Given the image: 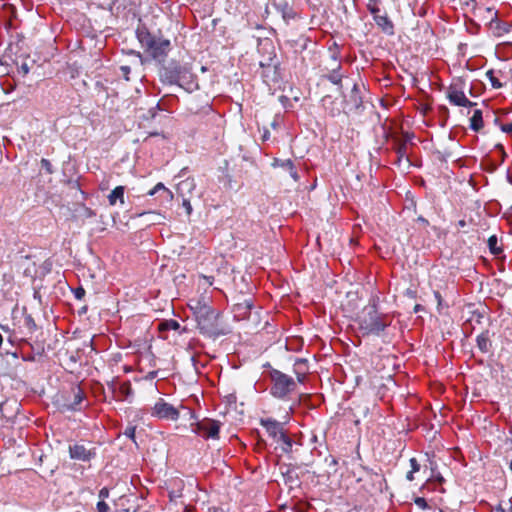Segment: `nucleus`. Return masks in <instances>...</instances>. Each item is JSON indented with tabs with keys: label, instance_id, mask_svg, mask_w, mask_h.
Masks as SVG:
<instances>
[{
	"label": "nucleus",
	"instance_id": "1",
	"mask_svg": "<svg viewBox=\"0 0 512 512\" xmlns=\"http://www.w3.org/2000/svg\"><path fill=\"white\" fill-rule=\"evenodd\" d=\"M136 36L142 48L154 60L163 62L170 50V40L163 38L160 33L153 34L145 26L138 27Z\"/></svg>",
	"mask_w": 512,
	"mask_h": 512
},
{
	"label": "nucleus",
	"instance_id": "2",
	"mask_svg": "<svg viewBox=\"0 0 512 512\" xmlns=\"http://www.w3.org/2000/svg\"><path fill=\"white\" fill-rule=\"evenodd\" d=\"M359 329L363 336H379L389 325L387 316L380 314L375 301L366 306L358 318Z\"/></svg>",
	"mask_w": 512,
	"mask_h": 512
},
{
	"label": "nucleus",
	"instance_id": "3",
	"mask_svg": "<svg viewBox=\"0 0 512 512\" xmlns=\"http://www.w3.org/2000/svg\"><path fill=\"white\" fill-rule=\"evenodd\" d=\"M220 313L209 307L202 306L196 312L197 327L200 333L209 337L217 338L227 332L219 322Z\"/></svg>",
	"mask_w": 512,
	"mask_h": 512
},
{
	"label": "nucleus",
	"instance_id": "4",
	"mask_svg": "<svg viewBox=\"0 0 512 512\" xmlns=\"http://www.w3.org/2000/svg\"><path fill=\"white\" fill-rule=\"evenodd\" d=\"M269 377L272 382L270 393L275 398L284 399L295 390L296 382L291 376L277 369H271L269 371Z\"/></svg>",
	"mask_w": 512,
	"mask_h": 512
},
{
	"label": "nucleus",
	"instance_id": "5",
	"mask_svg": "<svg viewBox=\"0 0 512 512\" xmlns=\"http://www.w3.org/2000/svg\"><path fill=\"white\" fill-rule=\"evenodd\" d=\"M254 308L255 305L253 297H244L241 295L239 300L233 305L232 312L237 321H250L252 319V322L256 327L258 324V314L257 312L254 314L252 313Z\"/></svg>",
	"mask_w": 512,
	"mask_h": 512
},
{
	"label": "nucleus",
	"instance_id": "6",
	"mask_svg": "<svg viewBox=\"0 0 512 512\" xmlns=\"http://www.w3.org/2000/svg\"><path fill=\"white\" fill-rule=\"evenodd\" d=\"M192 431L203 438H212L217 439L219 437V430H220V422L204 418L202 420L197 421L194 424H191Z\"/></svg>",
	"mask_w": 512,
	"mask_h": 512
},
{
	"label": "nucleus",
	"instance_id": "7",
	"mask_svg": "<svg viewBox=\"0 0 512 512\" xmlns=\"http://www.w3.org/2000/svg\"><path fill=\"white\" fill-rule=\"evenodd\" d=\"M187 67V65H182L177 61H171L166 66L162 67L160 71L161 80L164 83L175 85L184 74V70H186Z\"/></svg>",
	"mask_w": 512,
	"mask_h": 512
},
{
	"label": "nucleus",
	"instance_id": "8",
	"mask_svg": "<svg viewBox=\"0 0 512 512\" xmlns=\"http://www.w3.org/2000/svg\"><path fill=\"white\" fill-rule=\"evenodd\" d=\"M152 416L157 417L159 419L165 420H178L180 413L176 407L166 402L164 399L160 398L154 405L152 412Z\"/></svg>",
	"mask_w": 512,
	"mask_h": 512
},
{
	"label": "nucleus",
	"instance_id": "9",
	"mask_svg": "<svg viewBox=\"0 0 512 512\" xmlns=\"http://www.w3.org/2000/svg\"><path fill=\"white\" fill-rule=\"evenodd\" d=\"M68 452L69 457L72 460L80 462H90L92 459L96 457L97 454L96 448H88L86 445L82 443H74L69 445Z\"/></svg>",
	"mask_w": 512,
	"mask_h": 512
},
{
	"label": "nucleus",
	"instance_id": "10",
	"mask_svg": "<svg viewBox=\"0 0 512 512\" xmlns=\"http://www.w3.org/2000/svg\"><path fill=\"white\" fill-rule=\"evenodd\" d=\"M175 85H178L189 93L199 89L197 77L191 72L189 66L186 70H184V74L180 77L179 81Z\"/></svg>",
	"mask_w": 512,
	"mask_h": 512
},
{
	"label": "nucleus",
	"instance_id": "11",
	"mask_svg": "<svg viewBox=\"0 0 512 512\" xmlns=\"http://www.w3.org/2000/svg\"><path fill=\"white\" fill-rule=\"evenodd\" d=\"M71 394L73 399L62 404L63 411H78L81 409V404L84 401V392L79 386H73Z\"/></svg>",
	"mask_w": 512,
	"mask_h": 512
},
{
	"label": "nucleus",
	"instance_id": "12",
	"mask_svg": "<svg viewBox=\"0 0 512 512\" xmlns=\"http://www.w3.org/2000/svg\"><path fill=\"white\" fill-rule=\"evenodd\" d=\"M260 423L266 429L269 436H271L275 441L285 434L282 424L277 420L271 418L261 419Z\"/></svg>",
	"mask_w": 512,
	"mask_h": 512
},
{
	"label": "nucleus",
	"instance_id": "13",
	"mask_svg": "<svg viewBox=\"0 0 512 512\" xmlns=\"http://www.w3.org/2000/svg\"><path fill=\"white\" fill-rule=\"evenodd\" d=\"M159 194V202L160 205H164L165 203H170L173 200V193L164 186L163 183H157L149 192V196H154Z\"/></svg>",
	"mask_w": 512,
	"mask_h": 512
},
{
	"label": "nucleus",
	"instance_id": "14",
	"mask_svg": "<svg viewBox=\"0 0 512 512\" xmlns=\"http://www.w3.org/2000/svg\"><path fill=\"white\" fill-rule=\"evenodd\" d=\"M344 102L349 110H358L362 106V97L356 83L353 84L349 97L344 96Z\"/></svg>",
	"mask_w": 512,
	"mask_h": 512
},
{
	"label": "nucleus",
	"instance_id": "15",
	"mask_svg": "<svg viewBox=\"0 0 512 512\" xmlns=\"http://www.w3.org/2000/svg\"><path fill=\"white\" fill-rule=\"evenodd\" d=\"M410 139L408 134H406V137L403 141L399 142L396 147V154H397V164L401 166L404 164L407 168L410 167L411 162L407 155V144L406 142Z\"/></svg>",
	"mask_w": 512,
	"mask_h": 512
},
{
	"label": "nucleus",
	"instance_id": "16",
	"mask_svg": "<svg viewBox=\"0 0 512 512\" xmlns=\"http://www.w3.org/2000/svg\"><path fill=\"white\" fill-rule=\"evenodd\" d=\"M447 97L449 102L455 106H464L469 103V99L465 96L462 90L457 89L455 86H451L448 90Z\"/></svg>",
	"mask_w": 512,
	"mask_h": 512
},
{
	"label": "nucleus",
	"instance_id": "17",
	"mask_svg": "<svg viewBox=\"0 0 512 512\" xmlns=\"http://www.w3.org/2000/svg\"><path fill=\"white\" fill-rule=\"evenodd\" d=\"M374 21L377 24V26L382 30L383 33L389 36L394 35V24L389 19L387 14L377 15L376 17H374Z\"/></svg>",
	"mask_w": 512,
	"mask_h": 512
},
{
	"label": "nucleus",
	"instance_id": "18",
	"mask_svg": "<svg viewBox=\"0 0 512 512\" xmlns=\"http://www.w3.org/2000/svg\"><path fill=\"white\" fill-rule=\"evenodd\" d=\"M272 166L280 167V168L288 171L294 181H297L299 179L298 173H297L294 163L291 159L282 160V159L275 158L272 162Z\"/></svg>",
	"mask_w": 512,
	"mask_h": 512
},
{
	"label": "nucleus",
	"instance_id": "19",
	"mask_svg": "<svg viewBox=\"0 0 512 512\" xmlns=\"http://www.w3.org/2000/svg\"><path fill=\"white\" fill-rule=\"evenodd\" d=\"M476 345L482 353H488L492 348V341L490 340V331L484 330L476 338Z\"/></svg>",
	"mask_w": 512,
	"mask_h": 512
},
{
	"label": "nucleus",
	"instance_id": "20",
	"mask_svg": "<svg viewBox=\"0 0 512 512\" xmlns=\"http://www.w3.org/2000/svg\"><path fill=\"white\" fill-rule=\"evenodd\" d=\"M335 66H332L329 74L325 75V77L333 84L339 86V89L342 88V74L339 73L341 69V64L333 58Z\"/></svg>",
	"mask_w": 512,
	"mask_h": 512
},
{
	"label": "nucleus",
	"instance_id": "21",
	"mask_svg": "<svg viewBox=\"0 0 512 512\" xmlns=\"http://www.w3.org/2000/svg\"><path fill=\"white\" fill-rule=\"evenodd\" d=\"M184 488V482L181 479H175L170 482L169 497L171 500L181 498L183 496L182 490Z\"/></svg>",
	"mask_w": 512,
	"mask_h": 512
},
{
	"label": "nucleus",
	"instance_id": "22",
	"mask_svg": "<svg viewBox=\"0 0 512 512\" xmlns=\"http://www.w3.org/2000/svg\"><path fill=\"white\" fill-rule=\"evenodd\" d=\"M308 367H307V360L306 359H297L294 363V372L297 376V380L299 382H303L306 377Z\"/></svg>",
	"mask_w": 512,
	"mask_h": 512
},
{
	"label": "nucleus",
	"instance_id": "23",
	"mask_svg": "<svg viewBox=\"0 0 512 512\" xmlns=\"http://www.w3.org/2000/svg\"><path fill=\"white\" fill-rule=\"evenodd\" d=\"M276 8L278 11L281 12L282 17L285 21L294 19L296 16V12L293 10V8L288 4V2L283 1L276 5Z\"/></svg>",
	"mask_w": 512,
	"mask_h": 512
},
{
	"label": "nucleus",
	"instance_id": "24",
	"mask_svg": "<svg viewBox=\"0 0 512 512\" xmlns=\"http://www.w3.org/2000/svg\"><path fill=\"white\" fill-rule=\"evenodd\" d=\"M124 186L115 187L111 193L108 195V201L110 205H115L117 201H120L121 204L124 203Z\"/></svg>",
	"mask_w": 512,
	"mask_h": 512
},
{
	"label": "nucleus",
	"instance_id": "25",
	"mask_svg": "<svg viewBox=\"0 0 512 512\" xmlns=\"http://www.w3.org/2000/svg\"><path fill=\"white\" fill-rule=\"evenodd\" d=\"M138 217H145L146 222L151 224H159L164 219V216L157 211H144L137 214Z\"/></svg>",
	"mask_w": 512,
	"mask_h": 512
},
{
	"label": "nucleus",
	"instance_id": "26",
	"mask_svg": "<svg viewBox=\"0 0 512 512\" xmlns=\"http://www.w3.org/2000/svg\"><path fill=\"white\" fill-rule=\"evenodd\" d=\"M483 127L482 111L475 110L472 117L470 118V128L473 131H479Z\"/></svg>",
	"mask_w": 512,
	"mask_h": 512
},
{
	"label": "nucleus",
	"instance_id": "27",
	"mask_svg": "<svg viewBox=\"0 0 512 512\" xmlns=\"http://www.w3.org/2000/svg\"><path fill=\"white\" fill-rule=\"evenodd\" d=\"M277 442L281 443L282 452L288 454L292 451L293 442L291 438L285 433L277 440Z\"/></svg>",
	"mask_w": 512,
	"mask_h": 512
},
{
	"label": "nucleus",
	"instance_id": "28",
	"mask_svg": "<svg viewBox=\"0 0 512 512\" xmlns=\"http://www.w3.org/2000/svg\"><path fill=\"white\" fill-rule=\"evenodd\" d=\"M488 248L493 255H499L502 252V248L498 246V239L496 235H492L487 241Z\"/></svg>",
	"mask_w": 512,
	"mask_h": 512
},
{
	"label": "nucleus",
	"instance_id": "29",
	"mask_svg": "<svg viewBox=\"0 0 512 512\" xmlns=\"http://www.w3.org/2000/svg\"><path fill=\"white\" fill-rule=\"evenodd\" d=\"M261 66L264 68L263 74H262V76L264 78H270L272 81H276L278 79V77H277V66L276 65H273V66L268 65L267 67H265L261 63Z\"/></svg>",
	"mask_w": 512,
	"mask_h": 512
},
{
	"label": "nucleus",
	"instance_id": "30",
	"mask_svg": "<svg viewBox=\"0 0 512 512\" xmlns=\"http://www.w3.org/2000/svg\"><path fill=\"white\" fill-rule=\"evenodd\" d=\"M159 328L161 330H178L180 324L176 320L170 319L160 323Z\"/></svg>",
	"mask_w": 512,
	"mask_h": 512
},
{
	"label": "nucleus",
	"instance_id": "31",
	"mask_svg": "<svg viewBox=\"0 0 512 512\" xmlns=\"http://www.w3.org/2000/svg\"><path fill=\"white\" fill-rule=\"evenodd\" d=\"M486 76L488 77L493 88L499 89L503 86L502 83L494 76L493 70H488L486 72Z\"/></svg>",
	"mask_w": 512,
	"mask_h": 512
},
{
	"label": "nucleus",
	"instance_id": "32",
	"mask_svg": "<svg viewBox=\"0 0 512 512\" xmlns=\"http://www.w3.org/2000/svg\"><path fill=\"white\" fill-rule=\"evenodd\" d=\"M496 29H497V32H496L497 36H502L503 34L508 33L510 31L509 25H507L506 23H501V22H496Z\"/></svg>",
	"mask_w": 512,
	"mask_h": 512
},
{
	"label": "nucleus",
	"instance_id": "33",
	"mask_svg": "<svg viewBox=\"0 0 512 512\" xmlns=\"http://www.w3.org/2000/svg\"><path fill=\"white\" fill-rule=\"evenodd\" d=\"M483 319V313L478 310H474L471 312V317L467 320L468 322L474 321L477 324H480Z\"/></svg>",
	"mask_w": 512,
	"mask_h": 512
},
{
	"label": "nucleus",
	"instance_id": "34",
	"mask_svg": "<svg viewBox=\"0 0 512 512\" xmlns=\"http://www.w3.org/2000/svg\"><path fill=\"white\" fill-rule=\"evenodd\" d=\"M132 392L130 383H123L119 387V393L122 397H128Z\"/></svg>",
	"mask_w": 512,
	"mask_h": 512
},
{
	"label": "nucleus",
	"instance_id": "35",
	"mask_svg": "<svg viewBox=\"0 0 512 512\" xmlns=\"http://www.w3.org/2000/svg\"><path fill=\"white\" fill-rule=\"evenodd\" d=\"M40 163H41V168L44 169L48 174L53 173L52 164L50 163L49 160L42 158Z\"/></svg>",
	"mask_w": 512,
	"mask_h": 512
},
{
	"label": "nucleus",
	"instance_id": "36",
	"mask_svg": "<svg viewBox=\"0 0 512 512\" xmlns=\"http://www.w3.org/2000/svg\"><path fill=\"white\" fill-rule=\"evenodd\" d=\"M135 431L136 428L134 426H128L124 431V435L131 440H135Z\"/></svg>",
	"mask_w": 512,
	"mask_h": 512
},
{
	"label": "nucleus",
	"instance_id": "37",
	"mask_svg": "<svg viewBox=\"0 0 512 512\" xmlns=\"http://www.w3.org/2000/svg\"><path fill=\"white\" fill-rule=\"evenodd\" d=\"M98 512H109L110 508L104 500H100L96 505Z\"/></svg>",
	"mask_w": 512,
	"mask_h": 512
},
{
	"label": "nucleus",
	"instance_id": "38",
	"mask_svg": "<svg viewBox=\"0 0 512 512\" xmlns=\"http://www.w3.org/2000/svg\"><path fill=\"white\" fill-rule=\"evenodd\" d=\"M369 12L373 15V18L379 15L380 9L377 7L376 3H369L367 5Z\"/></svg>",
	"mask_w": 512,
	"mask_h": 512
},
{
	"label": "nucleus",
	"instance_id": "39",
	"mask_svg": "<svg viewBox=\"0 0 512 512\" xmlns=\"http://www.w3.org/2000/svg\"><path fill=\"white\" fill-rule=\"evenodd\" d=\"M414 502H415V504H416L419 508H421V509H426V508H428L427 501H426V499H425V498H423V497H417V498H415Z\"/></svg>",
	"mask_w": 512,
	"mask_h": 512
},
{
	"label": "nucleus",
	"instance_id": "40",
	"mask_svg": "<svg viewBox=\"0 0 512 512\" xmlns=\"http://www.w3.org/2000/svg\"><path fill=\"white\" fill-rule=\"evenodd\" d=\"M74 296L76 299L81 300L85 296V289L83 287H77L74 289Z\"/></svg>",
	"mask_w": 512,
	"mask_h": 512
},
{
	"label": "nucleus",
	"instance_id": "41",
	"mask_svg": "<svg viewBox=\"0 0 512 512\" xmlns=\"http://www.w3.org/2000/svg\"><path fill=\"white\" fill-rule=\"evenodd\" d=\"M507 509L512 510V505L510 502H506L505 506L502 504H499L496 506L495 511L496 512H505Z\"/></svg>",
	"mask_w": 512,
	"mask_h": 512
},
{
	"label": "nucleus",
	"instance_id": "42",
	"mask_svg": "<svg viewBox=\"0 0 512 512\" xmlns=\"http://www.w3.org/2000/svg\"><path fill=\"white\" fill-rule=\"evenodd\" d=\"M410 466H411V471L412 472H418L420 470V464L418 463L416 458H411L410 459Z\"/></svg>",
	"mask_w": 512,
	"mask_h": 512
},
{
	"label": "nucleus",
	"instance_id": "43",
	"mask_svg": "<svg viewBox=\"0 0 512 512\" xmlns=\"http://www.w3.org/2000/svg\"><path fill=\"white\" fill-rule=\"evenodd\" d=\"M98 497L101 499V500H104L106 498L109 497V489L107 487H103L99 493H98Z\"/></svg>",
	"mask_w": 512,
	"mask_h": 512
},
{
	"label": "nucleus",
	"instance_id": "44",
	"mask_svg": "<svg viewBox=\"0 0 512 512\" xmlns=\"http://www.w3.org/2000/svg\"><path fill=\"white\" fill-rule=\"evenodd\" d=\"M182 205L185 208L187 215H190L192 213V206L190 204V201L184 199Z\"/></svg>",
	"mask_w": 512,
	"mask_h": 512
},
{
	"label": "nucleus",
	"instance_id": "45",
	"mask_svg": "<svg viewBox=\"0 0 512 512\" xmlns=\"http://www.w3.org/2000/svg\"><path fill=\"white\" fill-rule=\"evenodd\" d=\"M120 70L122 71L124 77L126 80H129L128 74L130 73L131 69L129 66H121Z\"/></svg>",
	"mask_w": 512,
	"mask_h": 512
},
{
	"label": "nucleus",
	"instance_id": "46",
	"mask_svg": "<svg viewBox=\"0 0 512 512\" xmlns=\"http://www.w3.org/2000/svg\"><path fill=\"white\" fill-rule=\"evenodd\" d=\"M25 320L30 329H34L36 327L35 322L31 316L26 317Z\"/></svg>",
	"mask_w": 512,
	"mask_h": 512
},
{
	"label": "nucleus",
	"instance_id": "47",
	"mask_svg": "<svg viewBox=\"0 0 512 512\" xmlns=\"http://www.w3.org/2000/svg\"><path fill=\"white\" fill-rule=\"evenodd\" d=\"M501 130H502L503 132H507V133L512 132V122H511V123H509V124L503 125V126L501 127Z\"/></svg>",
	"mask_w": 512,
	"mask_h": 512
},
{
	"label": "nucleus",
	"instance_id": "48",
	"mask_svg": "<svg viewBox=\"0 0 512 512\" xmlns=\"http://www.w3.org/2000/svg\"><path fill=\"white\" fill-rule=\"evenodd\" d=\"M20 69L24 74H27L29 72V66L26 63H23Z\"/></svg>",
	"mask_w": 512,
	"mask_h": 512
},
{
	"label": "nucleus",
	"instance_id": "49",
	"mask_svg": "<svg viewBox=\"0 0 512 512\" xmlns=\"http://www.w3.org/2000/svg\"><path fill=\"white\" fill-rule=\"evenodd\" d=\"M158 371H151L148 373L147 378L148 379H154L157 377Z\"/></svg>",
	"mask_w": 512,
	"mask_h": 512
},
{
	"label": "nucleus",
	"instance_id": "50",
	"mask_svg": "<svg viewBox=\"0 0 512 512\" xmlns=\"http://www.w3.org/2000/svg\"><path fill=\"white\" fill-rule=\"evenodd\" d=\"M414 473H415V472H412V471L410 470V471L407 473V475H406V479H407L408 481H413V480H414Z\"/></svg>",
	"mask_w": 512,
	"mask_h": 512
},
{
	"label": "nucleus",
	"instance_id": "51",
	"mask_svg": "<svg viewBox=\"0 0 512 512\" xmlns=\"http://www.w3.org/2000/svg\"><path fill=\"white\" fill-rule=\"evenodd\" d=\"M203 279L206 281L207 284L212 285L213 277H211V276H203Z\"/></svg>",
	"mask_w": 512,
	"mask_h": 512
},
{
	"label": "nucleus",
	"instance_id": "52",
	"mask_svg": "<svg viewBox=\"0 0 512 512\" xmlns=\"http://www.w3.org/2000/svg\"><path fill=\"white\" fill-rule=\"evenodd\" d=\"M457 226L459 228H464L466 226V221L465 220H459L458 223H457Z\"/></svg>",
	"mask_w": 512,
	"mask_h": 512
},
{
	"label": "nucleus",
	"instance_id": "53",
	"mask_svg": "<svg viewBox=\"0 0 512 512\" xmlns=\"http://www.w3.org/2000/svg\"><path fill=\"white\" fill-rule=\"evenodd\" d=\"M417 220L421 223L428 224V221L425 218H423L422 216H419Z\"/></svg>",
	"mask_w": 512,
	"mask_h": 512
},
{
	"label": "nucleus",
	"instance_id": "54",
	"mask_svg": "<svg viewBox=\"0 0 512 512\" xmlns=\"http://www.w3.org/2000/svg\"><path fill=\"white\" fill-rule=\"evenodd\" d=\"M475 105H476V103H475V102H471V101L469 100V103L464 104V106H463V107H473V106H475Z\"/></svg>",
	"mask_w": 512,
	"mask_h": 512
},
{
	"label": "nucleus",
	"instance_id": "55",
	"mask_svg": "<svg viewBox=\"0 0 512 512\" xmlns=\"http://www.w3.org/2000/svg\"><path fill=\"white\" fill-rule=\"evenodd\" d=\"M155 109H156V108H152V109H150V110H149V113L151 114V115H150V117H151V118H154V117H155V111H154Z\"/></svg>",
	"mask_w": 512,
	"mask_h": 512
},
{
	"label": "nucleus",
	"instance_id": "56",
	"mask_svg": "<svg viewBox=\"0 0 512 512\" xmlns=\"http://www.w3.org/2000/svg\"><path fill=\"white\" fill-rule=\"evenodd\" d=\"M434 295H435L436 299H438V301L440 302L441 301L440 293L439 292H435Z\"/></svg>",
	"mask_w": 512,
	"mask_h": 512
},
{
	"label": "nucleus",
	"instance_id": "57",
	"mask_svg": "<svg viewBox=\"0 0 512 512\" xmlns=\"http://www.w3.org/2000/svg\"><path fill=\"white\" fill-rule=\"evenodd\" d=\"M333 465V466H336L337 465V460L335 458H332L331 459V462H330V466Z\"/></svg>",
	"mask_w": 512,
	"mask_h": 512
},
{
	"label": "nucleus",
	"instance_id": "58",
	"mask_svg": "<svg viewBox=\"0 0 512 512\" xmlns=\"http://www.w3.org/2000/svg\"><path fill=\"white\" fill-rule=\"evenodd\" d=\"M268 134H269V132H268V131H266V132L264 133V135H263V138H264V139H266V138L268 137Z\"/></svg>",
	"mask_w": 512,
	"mask_h": 512
},
{
	"label": "nucleus",
	"instance_id": "59",
	"mask_svg": "<svg viewBox=\"0 0 512 512\" xmlns=\"http://www.w3.org/2000/svg\"><path fill=\"white\" fill-rule=\"evenodd\" d=\"M369 1H370V3H377V2H379V0H369Z\"/></svg>",
	"mask_w": 512,
	"mask_h": 512
},
{
	"label": "nucleus",
	"instance_id": "60",
	"mask_svg": "<svg viewBox=\"0 0 512 512\" xmlns=\"http://www.w3.org/2000/svg\"><path fill=\"white\" fill-rule=\"evenodd\" d=\"M418 310H420V306H419V305H416V307H415V311H418Z\"/></svg>",
	"mask_w": 512,
	"mask_h": 512
},
{
	"label": "nucleus",
	"instance_id": "61",
	"mask_svg": "<svg viewBox=\"0 0 512 512\" xmlns=\"http://www.w3.org/2000/svg\"><path fill=\"white\" fill-rule=\"evenodd\" d=\"M509 468H510V470L512 471V460H511V461H510V463H509Z\"/></svg>",
	"mask_w": 512,
	"mask_h": 512
},
{
	"label": "nucleus",
	"instance_id": "62",
	"mask_svg": "<svg viewBox=\"0 0 512 512\" xmlns=\"http://www.w3.org/2000/svg\"><path fill=\"white\" fill-rule=\"evenodd\" d=\"M298 370H304V366H299Z\"/></svg>",
	"mask_w": 512,
	"mask_h": 512
},
{
	"label": "nucleus",
	"instance_id": "63",
	"mask_svg": "<svg viewBox=\"0 0 512 512\" xmlns=\"http://www.w3.org/2000/svg\"><path fill=\"white\" fill-rule=\"evenodd\" d=\"M85 311H86V307H83V308L81 309V312H85Z\"/></svg>",
	"mask_w": 512,
	"mask_h": 512
},
{
	"label": "nucleus",
	"instance_id": "64",
	"mask_svg": "<svg viewBox=\"0 0 512 512\" xmlns=\"http://www.w3.org/2000/svg\"><path fill=\"white\" fill-rule=\"evenodd\" d=\"M111 389L113 390V392H115V387H114V385H111Z\"/></svg>",
	"mask_w": 512,
	"mask_h": 512
}]
</instances>
